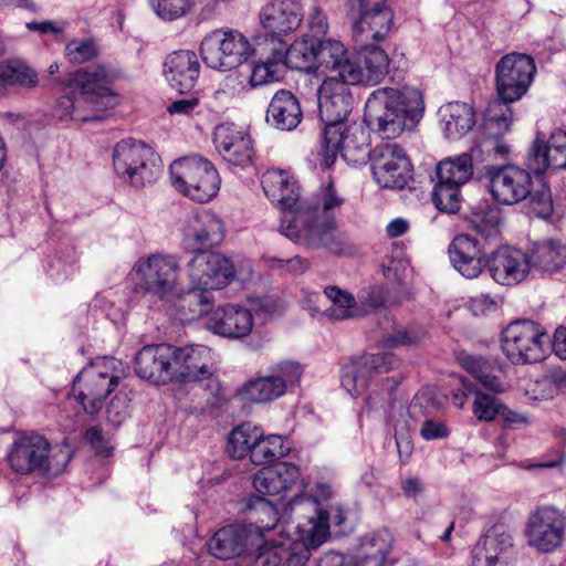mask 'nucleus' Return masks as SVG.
Listing matches in <instances>:
<instances>
[{
	"label": "nucleus",
	"instance_id": "nucleus-22",
	"mask_svg": "<svg viewBox=\"0 0 566 566\" xmlns=\"http://www.w3.org/2000/svg\"><path fill=\"white\" fill-rule=\"evenodd\" d=\"M263 538L254 527L228 525L218 530L207 543L208 552L218 559H231L250 555Z\"/></svg>",
	"mask_w": 566,
	"mask_h": 566
},
{
	"label": "nucleus",
	"instance_id": "nucleus-23",
	"mask_svg": "<svg viewBox=\"0 0 566 566\" xmlns=\"http://www.w3.org/2000/svg\"><path fill=\"white\" fill-rule=\"evenodd\" d=\"M259 19L265 40H270L274 46L276 41H283V35L294 32L301 25L302 7L295 0H274L262 7Z\"/></svg>",
	"mask_w": 566,
	"mask_h": 566
},
{
	"label": "nucleus",
	"instance_id": "nucleus-1",
	"mask_svg": "<svg viewBox=\"0 0 566 566\" xmlns=\"http://www.w3.org/2000/svg\"><path fill=\"white\" fill-rule=\"evenodd\" d=\"M261 182L265 196L283 211L280 227L283 235L307 249L344 252L346 239L336 223L344 198L332 182L301 205L297 184L287 171L268 170Z\"/></svg>",
	"mask_w": 566,
	"mask_h": 566
},
{
	"label": "nucleus",
	"instance_id": "nucleus-50",
	"mask_svg": "<svg viewBox=\"0 0 566 566\" xmlns=\"http://www.w3.org/2000/svg\"><path fill=\"white\" fill-rule=\"evenodd\" d=\"M36 82V73L25 64L19 61L0 63V84L2 86H34Z\"/></svg>",
	"mask_w": 566,
	"mask_h": 566
},
{
	"label": "nucleus",
	"instance_id": "nucleus-16",
	"mask_svg": "<svg viewBox=\"0 0 566 566\" xmlns=\"http://www.w3.org/2000/svg\"><path fill=\"white\" fill-rule=\"evenodd\" d=\"M566 515L555 506L537 507L527 518L525 536L527 544L541 553H552L563 545Z\"/></svg>",
	"mask_w": 566,
	"mask_h": 566
},
{
	"label": "nucleus",
	"instance_id": "nucleus-63",
	"mask_svg": "<svg viewBox=\"0 0 566 566\" xmlns=\"http://www.w3.org/2000/svg\"><path fill=\"white\" fill-rule=\"evenodd\" d=\"M411 408L423 410V413L429 416L432 411L440 408V402L436 399L432 389L423 388L415 395L411 401Z\"/></svg>",
	"mask_w": 566,
	"mask_h": 566
},
{
	"label": "nucleus",
	"instance_id": "nucleus-59",
	"mask_svg": "<svg viewBox=\"0 0 566 566\" xmlns=\"http://www.w3.org/2000/svg\"><path fill=\"white\" fill-rule=\"evenodd\" d=\"M332 493H333V491H332L331 485H328L326 483L317 484V486H316V495L314 496V500H313V504H315V506H316V513H315L314 516L308 517V520H307V522L305 524L297 525V527H296L297 531H300V527L301 528L308 527L310 522L314 521L315 518L318 517L319 511H323V510L324 511H327V510L329 511L332 507H337L340 511V513H342V515L344 517L342 524L345 522L346 516H345V513H344V511H343V509H342V506L339 504H337V503H335V504L334 503L323 504L322 503V501L328 500L332 496Z\"/></svg>",
	"mask_w": 566,
	"mask_h": 566
},
{
	"label": "nucleus",
	"instance_id": "nucleus-29",
	"mask_svg": "<svg viewBox=\"0 0 566 566\" xmlns=\"http://www.w3.org/2000/svg\"><path fill=\"white\" fill-rule=\"evenodd\" d=\"M206 325L216 335L230 339H242L251 335L254 322L251 310L228 304L213 310Z\"/></svg>",
	"mask_w": 566,
	"mask_h": 566
},
{
	"label": "nucleus",
	"instance_id": "nucleus-64",
	"mask_svg": "<svg viewBox=\"0 0 566 566\" xmlns=\"http://www.w3.org/2000/svg\"><path fill=\"white\" fill-rule=\"evenodd\" d=\"M85 439L90 442L95 452L102 457H109L112 454V446L105 439L101 430L96 427H91L85 432Z\"/></svg>",
	"mask_w": 566,
	"mask_h": 566
},
{
	"label": "nucleus",
	"instance_id": "nucleus-48",
	"mask_svg": "<svg viewBox=\"0 0 566 566\" xmlns=\"http://www.w3.org/2000/svg\"><path fill=\"white\" fill-rule=\"evenodd\" d=\"M459 361L463 369L472 375L484 388L495 392H503L505 390L504 385L499 377L493 374V368L485 358L473 355H461Z\"/></svg>",
	"mask_w": 566,
	"mask_h": 566
},
{
	"label": "nucleus",
	"instance_id": "nucleus-61",
	"mask_svg": "<svg viewBox=\"0 0 566 566\" xmlns=\"http://www.w3.org/2000/svg\"><path fill=\"white\" fill-rule=\"evenodd\" d=\"M419 433L427 441L447 438L450 430L444 421L426 418L420 427Z\"/></svg>",
	"mask_w": 566,
	"mask_h": 566
},
{
	"label": "nucleus",
	"instance_id": "nucleus-51",
	"mask_svg": "<svg viewBox=\"0 0 566 566\" xmlns=\"http://www.w3.org/2000/svg\"><path fill=\"white\" fill-rule=\"evenodd\" d=\"M513 102L499 96L489 103L484 117L489 128L496 129L495 134H504L510 129L513 117L511 103Z\"/></svg>",
	"mask_w": 566,
	"mask_h": 566
},
{
	"label": "nucleus",
	"instance_id": "nucleus-2",
	"mask_svg": "<svg viewBox=\"0 0 566 566\" xmlns=\"http://www.w3.org/2000/svg\"><path fill=\"white\" fill-rule=\"evenodd\" d=\"M120 77L112 63H99L78 69L62 81L63 95L57 99L54 115L61 119L80 122L101 120L118 98L109 84Z\"/></svg>",
	"mask_w": 566,
	"mask_h": 566
},
{
	"label": "nucleus",
	"instance_id": "nucleus-43",
	"mask_svg": "<svg viewBox=\"0 0 566 566\" xmlns=\"http://www.w3.org/2000/svg\"><path fill=\"white\" fill-rule=\"evenodd\" d=\"M248 512L249 524L245 527H254L260 536L264 538V532L273 530L279 522V512L274 504L264 495L249 496L244 501Z\"/></svg>",
	"mask_w": 566,
	"mask_h": 566
},
{
	"label": "nucleus",
	"instance_id": "nucleus-58",
	"mask_svg": "<svg viewBox=\"0 0 566 566\" xmlns=\"http://www.w3.org/2000/svg\"><path fill=\"white\" fill-rule=\"evenodd\" d=\"M497 417L501 419L504 429L520 430L532 423L528 412L513 410L505 405H502Z\"/></svg>",
	"mask_w": 566,
	"mask_h": 566
},
{
	"label": "nucleus",
	"instance_id": "nucleus-53",
	"mask_svg": "<svg viewBox=\"0 0 566 566\" xmlns=\"http://www.w3.org/2000/svg\"><path fill=\"white\" fill-rule=\"evenodd\" d=\"M500 223V211L496 208L480 209L470 219L472 229L485 239H491L499 234Z\"/></svg>",
	"mask_w": 566,
	"mask_h": 566
},
{
	"label": "nucleus",
	"instance_id": "nucleus-33",
	"mask_svg": "<svg viewBox=\"0 0 566 566\" xmlns=\"http://www.w3.org/2000/svg\"><path fill=\"white\" fill-rule=\"evenodd\" d=\"M453 268L467 279H475L486 268L480 242L469 234L457 235L448 249Z\"/></svg>",
	"mask_w": 566,
	"mask_h": 566
},
{
	"label": "nucleus",
	"instance_id": "nucleus-20",
	"mask_svg": "<svg viewBox=\"0 0 566 566\" xmlns=\"http://www.w3.org/2000/svg\"><path fill=\"white\" fill-rule=\"evenodd\" d=\"M368 142L361 125L347 123L325 126L319 156L321 165L329 168L336 161L339 153L349 158L354 153H367Z\"/></svg>",
	"mask_w": 566,
	"mask_h": 566
},
{
	"label": "nucleus",
	"instance_id": "nucleus-10",
	"mask_svg": "<svg viewBox=\"0 0 566 566\" xmlns=\"http://www.w3.org/2000/svg\"><path fill=\"white\" fill-rule=\"evenodd\" d=\"M159 156L142 140L125 138L113 149V168L125 184L142 188L153 184L160 171Z\"/></svg>",
	"mask_w": 566,
	"mask_h": 566
},
{
	"label": "nucleus",
	"instance_id": "nucleus-26",
	"mask_svg": "<svg viewBox=\"0 0 566 566\" xmlns=\"http://www.w3.org/2000/svg\"><path fill=\"white\" fill-rule=\"evenodd\" d=\"M216 150L231 165L245 167L251 164L254 151L248 133L232 123L214 127L212 136Z\"/></svg>",
	"mask_w": 566,
	"mask_h": 566
},
{
	"label": "nucleus",
	"instance_id": "nucleus-41",
	"mask_svg": "<svg viewBox=\"0 0 566 566\" xmlns=\"http://www.w3.org/2000/svg\"><path fill=\"white\" fill-rule=\"evenodd\" d=\"M354 61L361 73V82L367 84L379 83L387 74L389 57L387 53L376 44L361 43L356 51Z\"/></svg>",
	"mask_w": 566,
	"mask_h": 566
},
{
	"label": "nucleus",
	"instance_id": "nucleus-37",
	"mask_svg": "<svg viewBox=\"0 0 566 566\" xmlns=\"http://www.w3.org/2000/svg\"><path fill=\"white\" fill-rule=\"evenodd\" d=\"M303 118V111L296 96L287 90H279L268 106L266 123L282 132L295 129Z\"/></svg>",
	"mask_w": 566,
	"mask_h": 566
},
{
	"label": "nucleus",
	"instance_id": "nucleus-6",
	"mask_svg": "<svg viewBox=\"0 0 566 566\" xmlns=\"http://www.w3.org/2000/svg\"><path fill=\"white\" fill-rule=\"evenodd\" d=\"M71 452L67 447H51L41 434H24L17 438L9 452L11 469L21 474L38 472L40 474H60L67 465Z\"/></svg>",
	"mask_w": 566,
	"mask_h": 566
},
{
	"label": "nucleus",
	"instance_id": "nucleus-18",
	"mask_svg": "<svg viewBox=\"0 0 566 566\" xmlns=\"http://www.w3.org/2000/svg\"><path fill=\"white\" fill-rule=\"evenodd\" d=\"M536 73L531 55L512 52L505 54L495 67L499 96L507 101H518L528 90Z\"/></svg>",
	"mask_w": 566,
	"mask_h": 566
},
{
	"label": "nucleus",
	"instance_id": "nucleus-55",
	"mask_svg": "<svg viewBox=\"0 0 566 566\" xmlns=\"http://www.w3.org/2000/svg\"><path fill=\"white\" fill-rule=\"evenodd\" d=\"M392 541V535L388 530H379L361 538L360 552L387 558Z\"/></svg>",
	"mask_w": 566,
	"mask_h": 566
},
{
	"label": "nucleus",
	"instance_id": "nucleus-56",
	"mask_svg": "<svg viewBox=\"0 0 566 566\" xmlns=\"http://www.w3.org/2000/svg\"><path fill=\"white\" fill-rule=\"evenodd\" d=\"M426 336L422 327L398 328L391 334L385 335L379 344L384 348H396L418 344Z\"/></svg>",
	"mask_w": 566,
	"mask_h": 566
},
{
	"label": "nucleus",
	"instance_id": "nucleus-19",
	"mask_svg": "<svg viewBox=\"0 0 566 566\" xmlns=\"http://www.w3.org/2000/svg\"><path fill=\"white\" fill-rule=\"evenodd\" d=\"M399 365L400 359L389 352L364 354L343 366L340 382L352 397H357L367 389L373 377L389 373Z\"/></svg>",
	"mask_w": 566,
	"mask_h": 566
},
{
	"label": "nucleus",
	"instance_id": "nucleus-15",
	"mask_svg": "<svg viewBox=\"0 0 566 566\" xmlns=\"http://www.w3.org/2000/svg\"><path fill=\"white\" fill-rule=\"evenodd\" d=\"M370 169L381 188L403 189L412 178V165L398 144H381L369 150Z\"/></svg>",
	"mask_w": 566,
	"mask_h": 566
},
{
	"label": "nucleus",
	"instance_id": "nucleus-40",
	"mask_svg": "<svg viewBox=\"0 0 566 566\" xmlns=\"http://www.w3.org/2000/svg\"><path fill=\"white\" fill-rule=\"evenodd\" d=\"M468 399H472V413L479 421H493L503 405L496 397L483 392L468 381H462V388L453 392L452 400L455 406L462 408Z\"/></svg>",
	"mask_w": 566,
	"mask_h": 566
},
{
	"label": "nucleus",
	"instance_id": "nucleus-11",
	"mask_svg": "<svg viewBox=\"0 0 566 566\" xmlns=\"http://www.w3.org/2000/svg\"><path fill=\"white\" fill-rule=\"evenodd\" d=\"M502 350L513 364H533L545 359L551 336L538 323L516 319L502 332Z\"/></svg>",
	"mask_w": 566,
	"mask_h": 566
},
{
	"label": "nucleus",
	"instance_id": "nucleus-32",
	"mask_svg": "<svg viewBox=\"0 0 566 566\" xmlns=\"http://www.w3.org/2000/svg\"><path fill=\"white\" fill-rule=\"evenodd\" d=\"M300 480L298 468L290 462H279L259 470L253 476V488L261 495L284 499Z\"/></svg>",
	"mask_w": 566,
	"mask_h": 566
},
{
	"label": "nucleus",
	"instance_id": "nucleus-39",
	"mask_svg": "<svg viewBox=\"0 0 566 566\" xmlns=\"http://www.w3.org/2000/svg\"><path fill=\"white\" fill-rule=\"evenodd\" d=\"M282 51L271 48L269 54L249 66V73L241 81L243 90H254L281 81L286 72Z\"/></svg>",
	"mask_w": 566,
	"mask_h": 566
},
{
	"label": "nucleus",
	"instance_id": "nucleus-45",
	"mask_svg": "<svg viewBox=\"0 0 566 566\" xmlns=\"http://www.w3.org/2000/svg\"><path fill=\"white\" fill-rule=\"evenodd\" d=\"M325 296L331 306L325 310V315L335 321H344L358 317L363 314L360 306L353 294L335 285L324 289Z\"/></svg>",
	"mask_w": 566,
	"mask_h": 566
},
{
	"label": "nucleus",
	"instance_id": "nucleus-13",
	"mask_svg": "<svg viewBox=\"0 0 566 566\" xmlns=\"http://www.w3.org/2000/svg\"><path fill=\"white\" fill-rule=\"evenodd\" d=\"M437 182L432 190V202L439 211L457 213L460 210L461 188L473 176L472 156L463 153L448 157L436 166Z\"/></svg>",
	"mask_w": 566,
	"mask_h": 566
},
{
	"label": "nucleus",
	"instance_id": "nucleus-44",
	"mask_svg": "<svg viewBox=\"0 0 566 566\" xmlns=\"http://www.w3.org/2000/svg\"><path fill=\"white\" fill-rule=\"evenodd\" d=\"M262 438V428L252 422H243L234 427L227 439V452L233 459H242L251 454L252 448Z\"/></svg>",
	"mask_w": 566,
	"mask_h": 566
},
{
	"label": "nucleus",
	"instance_id": "nucleus-42",
	"mask_svg": "<svg viewBox=\"0 0 566 566\" xmlns=\"http://www.w3.org/2000/svg\"><path fill=\"white\" fill-rule=\"evenodd\" d=\"M527 255L530 269L542 272H555L566 265V247L556 240L534 243Z\"/></svg>",
	"mask_w": 566,
	"mask_h": 566
},
{
	"label": "nucleus",
	"instance_id": "nucleus-8",
	"mask_svg": "<svg viewBox=\"0 0 566 566\" xmlns=\"http://www.w3.org/2000/svg\"><path fill=\"white\" fill-rule=\"evenodd\" d=\"M172 187L192 201L205 203L220 189V177L214 165L201 156H186L169 167Z\"/></svg>",
	"mask_w": 566,
	"mask_h": 566
},
{
	"label": "nucleus",
	"instance_id": "nucleus-60",
	"mask_svg": "<svg viewBox=\"0 0 566 566\" xmlns=\"http://www.w3.org/2000/svg\"><path fill=\"white\" fill-rule=\"evenodd\" d=\"M76 270V258L74 253L67 255L66 259H63L62 256H56L51 260L50 262V270L49 273L51 277L63 281L69 279L74 274Z\"/></svg>",
	"mask_w": 566,
	"mask_h": 566
},
{
	"label": "nucleus",
	"instance_id": "nucleus-3",
	"mask_svg": "<svg viewBox=\"0 0 566 566\" xmlns=\"http://www.w3.org/2000/svg\"><path fill=\"white\" fill-rule=\"evenodd\" d=\"M423 113L421 92L408 85L375 90L365 103V120L384 139L413 130Z\"/></svg>",
	"mask_w": 566,
	"mask_h": 566
},
{
	"label": "nucleus",
	"instance_id": "nucleus-49",
	"mask_svg": "<svg viewBox=\"0 0 566 566\" xmlns=\"http://www.w3.org/2000/svg\"><path fill=\"white\" fill-rule=\"evenodd\" d=\"M289 451L290 446L282 436L270 434L265 437L262 431V438L252 448L250 460L256 465L269 464L285 457Z\"/></svg>",
	"mask_w": 566,
	"mask_h": 566
},
{
	"label": "nucleus",
	"instance_id": "nucleus-12",
	"mask_svg": "<svg viewBox=\"0 0 566 566\" xmlns=\"http://www.w3.org/2000/svg\"><path fill=\"white\" fill-rule=\"evenodd\" d=\"M130 276L137 290L166 298L177 289L180 276L179 260L169 253L140 256L134 263Z\"/></svg>",
	"mask_w": 566,
	"mask_h": 566
},
{
	"label": "nucleus",
	"instance_id": "nucleus-36",
	"mask_svg": "<svg viewBox=\"0 0 566 566\" xmlns=\"http://www.w3.org/2000/svg\"><path fill=\"white\" fill-rule=\"evenodd\" d=\"M321 42H323L322 39H314L306 34L294 41L290 48H286L284 41H276L274 48L276 51H282L283 63L286 70L316 72Z\"/></svg>",
	"mask_w": 566,
	"mask_h": 566
},
{
	"label": "nucleus",
	"instance_id": "nucleus-35",
	"mask_svg": "<svg viewBox=\"0 0 566 566\" xmlns=\"http://www.w3.org/2000/svg\"><path fill=\"white\" fill-rule=\"evenodd\" d=\"M352 21L353 36L356 42H378L388 36L394 23V13L386 2L353 18Z\"/></svg>",
	"mask_w": 566,
	"mask_h": 566
},
{
	"label": "nucleus",
	"instance_id": "nucleus-57",
	"mask_svg": "<svg viewBox=\"0 0 566 566\" xmlns=\"http://www.w3.org/2000/svg\"><path fill=\"white\" fill-rule=\"evenodd\" d=\"M192 0H154L156 14L166 21H174L185 15L192 7Z\"/></svg>",
	"mask_w": 566,
	"mask_h": 566
},
{
	"label": "nucleus",
	"instance_id": "nucleus-46",
	"mask_svg": "<svg viewBox=\"0 0 566 566\" xmlns=\"http://www.w3.org/2000/svg\"><path fill=\"white\" fill-rule=\"evenodd\" d=\"M207 292L191 287L177 300L175 307L181 321L191 322L212 312L214 300Z\"/></svg>",
	"mask_w": 566,
	"mask_h": 566
},
{
	"label": "nucleus",
	"instance_id": "nucleus-27",
	"mask_svg": "<svg viewBox=\"0 0 566 566\" xmlns=\"http://www.w3.org/2000/svg\"><path fill=\"white\" fill-rule=\"evenodd\" d=\"M525 165L543 176L548 168L566 169V130H554L548 142L537 136L526 154Z\"/></svg>",
	"mask_w": 566,
	"mask_h": 566
},
{
	"label": "nucleus",
	"instance_id": "nucleus-47",
	"mask_svg": "<svg viewBox=\"0 0 566 566\" xmlns=\"http://www.w3.org/2000/svg\"><path fill=\"white\" fill-rule=\"evenodd\" d=\"M281 384H275L269 375L251 379L243 384L237 391L242 401L263 403L275 400L282 396Z\"/></svg>",
	"mask_w": 566,
	"mask_h": 566
},
{
	"label": "nucleus",
	"instance_id": "nucleus-28",
	"mask_svg": "<svg viewBox=\"0 0 566 566\" xmlns=\"http://www.w3.org/2000/svg\"><path fill=\"white\" fill-rule=\"evenodd\" d=\"M486 269L492 279L502 285L523 281L530 272L527 253L511 247H501L486 259Z\"/></svg>",
	"mask_w": 566,
	"mask_h": 566
},
{
	"label": "nucleus",
	"instance_id": "nucleus-21",
	"mask_svg": "<svg viewBox=\"0 0 566 566\" xmlns=\"http://www.w3.org/2000/svg\"><path fill=\"white\" fill-rule=\"evenodd\" d=\"M316 72L324 78L334 81L349 84H360L361 82V73L358 64L354 61V55L337 40L326 39L321 42Z\"/></svg>",
	"mask_w": 566,
	"mask_h": 566
},
{
	"label": "nucleus",
	"instance_id": "nucleus-14",
	"mask_svg": "<svg viewBox=\"0 0 566 566\" xmlns=\"http://www.w3.org/2000/svg\"><path fill=\"white\" fill-rule=\"evenodd\" d=\"M213 353L205 345H189L176 347L174 357V379L184 382L207 381L205 389L212 400L209 402L217 407L222 402L221 386L214 376Z\"/></svg>",
	"mask_w": 566,
	"mask_h": 566
},
{
	"label": "nucleus",
	"instance_id": "nucleus-7",
	"mask_svg": "<svg viewBox=\"0 0 566 566\" xmlns=\"http://www.w3.org/2000/svg\"><path fill=\"white\" fill-rule=\"evenodd\" d=\"M124 377L125 368L120 360L114 357L97 358L75 377L73 392L83 382L76 400L86 413L95 415Z\"/></svg>",
	"mask_w": 566,
	"mask_h": 566
},
{
	"label": "nucleus",
	"instance_id": "nucleus-62",
	"mask_svg": "<svg viewBox=\"0 0 566 566\" xmlns=\"http://www.w3.org/2000/svg\"><path fill=\"white\" fill-rule=\"evenodd\" d=\"M307 27L312 32L314 39H321L327 33L328 22L327 17L321 7L314 4L307 17Z\"/></svg>",
	"mask_w": 566,
	"mask_h": 566
},
{
	"label": "nucleus",
	"instance_id": "nucleus-34",
	"mask_svg": "<svg viewBox=\"0 0 566 566\" xmlns=\"http://www.w3.org/2000/svg\"><path fill=\"white\" fill-rule=\"evenodd\" d=\"M224 239V227L221 219L210 212L202 211L192 218L186 232V243L193 253L211 251Z\"/></svg>",
	"mask_w": 566,
	"mask_h": 566
},
{
	"label": "nucleus",
	"instance_id": "nucleus-38",
	"mask_svg": "<svg viewBox=\"0 0 566 566\" xmlns=\"http://www.w3.org/2000/svg\"><path fill=\"white\" fill-rule=\"evenodd\" d=\"M440 126L447 138L457 140L465 136L475 125V113L471 105L451 102L438 112Z\"/></svg>",
	"mask_w": 566,
	"mask_h": 566
},
{
	"label": "nucleus",
	"instance_id": "nucleus-17",
	"mask_svg": "<svg viewBox=\"0 0 566 566\" xmlns=\"http://www.w3.org/2000/svg\"><path fill=\"white\" fill-rule=\"evenodd\" d=\"M190 287L214 291L226 287L234 279L230 259L214 251H198L187 263Z\"/></svg>",
	"mask_w": 566,
	"mask_h": 566
},
{
	"label": "nucleus",
	"instance_id": "nucleus-25",
	"mask_svg": "<svg viewBox=\"0 0 566 566\" xmlns=\"http://www.w3.org/2000/svg\"><path fill=\"white\" fill-rule=\"evenodd\" d=\"M176 347L169 344L144 346L135 356V371L153 384H167L174 379Z\"/></svg>",
	"mask_w": 566,
	"mask_h": 566
},
{
	"label": "nucleus",
	"instance_id": "nucleus-4",
	"mask_svg": "<svg viewBox=\"0 0 566 566\" xmlns=\"http://www.w3.org/2000/svg\"><path fill=\"white\" fill-rule=\"evenodd\" d=\"M344 517L337 507L319 511L318 517L311 521L308 527H300L296 537L281 536L280 539L254 546L255 554L248 566H305L310 551L321 546L331 534V527L340 526Z\"/></svg>",
	"mask_w": 566,
	"mask_h": 566
},
{
	"label": "nucleus",
	"instance_id": "nucleus-5",
	"mask_svg": "<svg viewBox=\"0 0 566 566\" xmlns=\"http://www.w3.org/2000/svg\"><path fill=\"white\" fill-rule=\"evenodd\" d=\"M485 179L489 193L497 205L514 206L526 200L535 216L545 219L552 214V193L542 174L510 164L488 168Z\"/></svg>",
	"mask_w": 566,
	"mask_h": 566
},
{
	"label": "nucleus",
	"instance_id": "nucleus-9",
	"mask_svg": "<svg viewBox=\"0 0 566 566\" xmlns=\"http://www.w3.org/2000/svg\"><path fill=\"white\" fill-rule=\"evenodd\" d=\"M199 52L202 62L209 69L227 72L242 65L254 55L255 46L241 31L220 28L202 38Z\"/></svg>",
	"mask_w": 566,
	"mask_h": 566
},
{
	"label": "nucleus",
	"instance_id": "nucleus-31",
	"mask_svg": "<svg viewBox=\"0 0 566 566\" xmlns=\"http://www.w3.org/2000/svg\"><path fill=\"white\" fill-rule=\"evenodd\" d=\"M199 73L200 63L193 51H175L165 59V78L180 94L188 93L196 86Z\"/></svg>",
	"mask_w": 566,
	"mask_h": 566
},
{
	"label": "nucleus",
	"instance_id": "nucleus-52",
	"mask_svg": "<svg viewBox=\"0 0 566 566\" xmlns=\"http://www.w3.org/2000/svg\"><path fill=\"white\" fill-rule=\"evenodd\" d=\"M101 48L93 38L73 39L64 49L65 59L72 64H83L98 57Z\"/></svg>",
	"mask_w": 566,
	"mask_h": 566
},
{
	"label": "nucleus",
	"instance_id": "nucleus-30",
	"mask_svg": "<svg viewBox=\"0 0 566 566\" xmlns=\"http://www.w3.org/2000/svg\"><path fill=\"white\" fill-rule=\"evenodd\" d=\"M513 549V536L503 525H493L471 551L472 566L506 564Z\"/></svg>",
	"mask_w": 566,
	"mask_h": 566
},
{
	"label": "nucleus",
	"instance_id": "nucleus-54",
	"mask_svg": "<svg viewBox=\"0 0 566 566\" xmlns=\"http://www.w3.org/2000/svg\"><path fill=\"white\" fill-rule=\"evenodd\" d=\"M302 367L300 364L291 360H284L277 364H274L269 369V377L275 384H281L282 396L286 392V390L296 385L302 376Z\"/></svg>",
	"mask_w": 566,
	"mask_h": 566
},
{
	"label": "nucleus",
	"instance_id": "nucleus-24",
	"mask_svg": "<svg viewBox=\"0 0 566 566\" xmlns=\"http://www.w3.org/2000/svg\"><path fill=\"white\" fill-rule=\"evenodd\" d=\"M349 83L324 78L317 90V104L321 120L325 126L346 123L353 107Z\"/></svg>",
	"mask_w": 566,
	"mask_h": 566
}]
</instances>
